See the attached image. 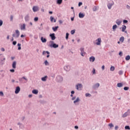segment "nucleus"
Masks as SVG:
<instances>
[{
    "instance_id": "09e8293b",
    "label": "nucleus",
    "mask_w": 130,
    "mask_h": 130,
    "mask_svg": "<svg viewBox=\"0 0 130 130\" xmlns=\"http://www.w3.org/2000/svg\"><path fill=\"white\" fill-rule=\"evenodd\" d=\"M3 20H0V27L3 26Z\"/></svg>"
},
{
    "instance_id": "e433bc0d",
    "label": "nucleus",
    "mask_w": 130,
    "mask_h": 130,
    "mask_svg": "<svg viewBox=\"0 0 130 130\" xmlns=\"http://www.w3.org/2000/svg\"><path fill=\"white\" fill-rule=\"evenodd\" d=\"M115 70V68L113 66H111L110 68V71L111 72H113Z\"/></svg>"
},
{
    "instance_id": "0e129e2a",
    "label": "nucleus",
    "mask_w": 130,
    "mask_h": 130,
    "mask_svg": "<svg viewBox=\"0 0 130 130\" xmlns=\"http://www.w3.org/2000/svg\"><path fill=\"white\" fill-rule=\"evenodd\" d=\"M126 8L128 9V10H129V9H130V6H128V5H127V6H126Z\"/></svg>"
},
{
    "instance_id": "bb28decb",
    "label": "nucleus",
    "mask_w": 130,
    "mask_h": 130,
    "mask_svg": "<svg viewBox=\"0 0 130 130\" xmlns=\"http://www.w3.org/2000/svg\"><path fill=\"white\" fill-rule=\"evenodd\" d=\"M47 76H44V77H42L41 78L42 81H43V82H46V80H47Z\"/></svg>"
},
{
    "instance_id": "49530a36",
    "label": "nucleus",
    "mask_w": 130,
    "mask_h": 130,
    "mask_svg": "<svg viewBox=\"0 0 130 130\" xmlns=\"http://www.w3.org/2000/svg\"><path fill=\"white\" fill-rule=\"evenodd\" d=\"M125 129H130L129 126L126 125L125 126Z\"/></svg>"
},
{
    "instance_id": "f03ea898",
    "label": "nucleus",
    "mask_w": 130,
    "mask_h": 130,
    "mask_svg": "<svg viewBox=\"0 0 130 130\" xmlns=\"http://www.w3.org/2000/svg\"><path fill=\"white\" fill-rule=\"evenodd\" d=\"M75 88L77 91H82L83 89V84L81 83H78L76 85Z\"/></svg>"
},
{
    "instance_id": "9d476101",
    "label": "nucleus",
    "mask_w": 130,
    "mask_h": 130,
    "mask_svg": "<svg viewBox=\"0 0 130 130\" xmlns=\"http://www.w3.org/2000/svg\"><path fill=\"white\" fill-rule=\"evenodd\" d=\"M80 51H81L80 54L81 56H85V55H86V52L84 51V48H81Z\"/></svg>"
},
{
    "instance_id": "6ab92c4d",
    "label": "nucleus",
    "mask_w": 130,
    "mask_h": 130,
    "mask_svg": "<svg viewBox=\"0 0 130 130\" xmlns=\"http://www.w3.org/2000/svg\"><path fill=\"white\" fill-rule=\"evenodd\" d=\"M0 60H1V61L6 60V58H5V56L3 55V54H0Z\"/></svg>"
},
{
    "instance_id": "774afa93",
    "label": "nucleus",
    "mask_w": 130,
    "mask_h": 130,
    "mask_svg": "<svg viewBox=\"0 0 130 130\" xmlns=\"http://www.w3.org/2000/svg\"><path fill=\"white\" fill-rule=\"evenodd\" d=\"M71 94H75V91H74V90H72V91H71Z\"/></svg>"
},
{
    "instance_id": "c756f323",
    "label": "nucleus",
    "mask_w": 130,
    "mask_h": 130,
    "mask_svg": "<svg viewBox=\"0 0 130 130\" xmlns=\"http://www.w3.org/2000/svg\"><path fill=\"white\" fill-rule=\"evenodd\" d=\"M117 86L118 88H121V87L123 86V84L121 83H117Z\"/></svg>"
},
{
    "instance_id": "a878e982",
    "label": "nucleus",
    "mask_w": 130,
    "mask_h": 130,
    "mask_svg": "<svg viewBox=\"0 0 130 130\" xmlns=\"http://www.w3.org/2000/svg\"><path fill=\"white\" fill-rule=\"evenodd\" d=\"M32 93L33 94H35L36 95H37V94H38V90H37V89H34L32 91Z\"/></svg>"
},
{
    "instance_id": "a19ab883",
    "label": "nucleus",
    "mask_w": 130,
    "mask_h": 130,
    "mask_svg": "<svg viewBox=\"0 0 130 130\" xmlns=\"http://www.w3.org/2000/svg\"><path fill=\"white\" fill-rule=\"evenodd\" d=\"M69 35H70V34L69 33H66V38L67 39V40H68L69 39Z\"/></svg>"
},
{
    "instance_id": "412c9836",
    "label": "nucleus",
    "mask_w": 130,
    "mask_h": 130,
    "mask_svg": "<svg viewBox=\"0 0 130 130\" xmlns=\"http://www.w3.org/2000/svg\"><path fill=\"white\" fill-rule=\"evenodd\" d=\"M89 61H91V62H94V61H95V57L94 56L90 57Z\"/></svg>"
},
{
    "instance_id": "f257e3e1",
    "label": "nucleus",
    "mask_w": 130,
    "mask_h": 130,
    "mask_svg": "<svg viewBox=\"0 0 130 130\" xmlns=\"http://www.w3.org/2000/svg\"><path fill=\"white\" fill-rule=\"evenodd\" d=\"M114 5V2L113 1H110L108 2L107 7L109 10H111L112 6Z\"/></svg>"
},
{
    "instance_id": "39448f33",
    "label": "nucleus",
    "mask_w": 130,
    "mask_h": 130,
    "mask_svg": "<svg viewBox=\"0 0 130 130\" xmlns=\"http://www.w3.org/2000/svg\"><path fill=\"white\" fill-rule=\"evenodd\" d=\"M19 81L20 83H27V82H28V79L25 77H22V78H19Z\"/></svg>"
},
{
    "instance_id": "338daca9",
    "label": "nucleus",
    "mask_w": 130,
    "mask_h": 130,
    "mask_svg": "<svg viewBox=\"0 0 130 130\" xmlns=\"http://www.w3.org/2000/svg\"><path fill=\"white\" fill-rule=\"evenodd\" d=\"M59 24H62V20H59Z\"/></svg>"
},
{
    "instance_id": "4be33fe9",
    "label": "nucleus",
    "mask_w": 130,
    "mask_h": 130,
    "mask_svg": "<svg viewBox=\"0 0 130 130\" xmlns=\"http://www.w3.org/2000/svg\"><path fill=\"white\" fill-rule=\"evenodd\" d=\"M79 17L80 18V19H83V18L85 17V14H84V13H79Z\"/></svg>"
},
{
    "instance_id": "cd10ccee",
    "label": "nucleus",
    "mask_w": 130,
    "mask_h": 130,
    "mask_svg": "<svg viewBox=\"0 0 130 130\" xmlns=\"http://www.w3.org/2000/svg\"><path fill=\"white\" fill-rule=\"evenodd\" d=\"M18 125H19V128H24V125H23L20 122L17 123Z\"/></svg>"
},
{
    "instance_id": "6e6d98bb",
    "label": "nucleus",
    "mask_w": 130,
    "mask_h": 130,
    "mask_svg": "<svg viewBox=\"0 0 130 130\" xmlns=\"http://www.w3.org/2000/svg\"><path fill=\"white\" fill-rule=\"evenodd\" d=\"M0 96H4V92L3 91H0Z\"/></svg>"
},
{
    "instance_id": "69168bd1",
    "label": "nucleus",
    "mask_w": 130,
    "mask_h": 130,
    "mask_svg": "<svg viewBox=\"0 0 130 130\" xmlns=\"http://www.w3.org/2000/svg\"><path fill=\"white\" fill-rule=\"evenodd\" d=\"M5 49H4V48H1V51H2L4 52V51H5Z\"/></svg>"
},
{
    "instance_id": "4d7b16f0",
    "label": "nucleus",
    "mask_w": 130,
    "mask_h": 130,
    "mask_svg": "<svg viewBox=\"0 0 130 130\" xmlns=\"http://www.w3.org/2000/svg\"><path fill=\"white\" fill-rule=\"evenodd\" d=\"M119 55H120V56H122V52L121 51L119 52Z\"/></svg>"
},
{
    "instance_id": "e2e57ef3",
    "label": "nucleus",
    "mask_w": 130,
    "mask_h": 130,
    "mask_svg": "<svg viewBox=\"0 0 130 130\" xmlns=\"http://www.w3.org/2000/svg\"><path fill=\"white\" fill-rule=\"evenodd\" d=\"M74 127H75V129H78L79 128V126H78L77 125L75 126Z\"/></svg>"
},
{
    "instance_id": "20e7f679",
    "label": "nucleus",
    "mask_w": 130,
    "mask_h": 130,
    "mask_svg": "<svg viewBox=\"0 0 130 130\" xmlns=\"http://www.w3.org/2000/svg\"><path fill=\"white\" fill-rule=\"evenodd\" d=\"M50 43H51V44L49 45L51 48H57V47H58V45L54 43L53 41H50Z\"/></svg>"
},
{
    "instance_id": "2eb2a0df",
    "label": "nucleus",
    "mask_w": 130,
    "mask_h": 130,
    "mask_svg": "<svg viewBox=\"0 0 130 130\" xmlns=\"http://www.w3.org/2000/svg\"><path fill=\"white\" fill-rule=\"evenodd\" d=\"M20 29L22 30L25 31L26 30V24L23 23L20 25Z\"/></svg>"
},
{
    "instance_id": "0eeeda50",
    "label": "nucleus",
    "mask_w": 130,
    "mask_h": 130,
    "mask_svg": "<svg viewBox=\"0 0 130 130\" xmlns=\"http://www.w3.org/2000/svg\"><path fill=\"white\" fill-rule=\"evenodd\" d=\"M99 87H100V84L99 83H96L93 84L92 86V89L94 90H97Z\"/></svg>"
},
{
    "instance_id": "2f4dec72",
    "label": "nucleus",
    "mask_w": 130,
    "mask_h": 130,
    "mask_svg": "<svg viewBox=\"0 0 130 130\" xmlns=\"http://www.w3.org/2000/svg\"><path fill=\"white\" fill-rule=\"evenodd\" d=\"M62 3V0H57L56 4L57 5H61Z\"/></svg>"
},
{
    "instance_id": "c03bdc74",
    "label": "nucleus",
    "mask_w": 130,
    "mask_h": 130,
    "mask_svg": "<svg viewBox=\"0 0 130 130\" xmlns=\"http://www.w3.org/2000/svg\"><path fill=\"white\" fill-rule=\"evenodd\" d=\"M128 22V21H127V20H125V19L123 20V24H126V23H127Z\"/></svg>"
},
{
    "instance_id": "f8f14e48",
    "label": "nucleus",
    "mask_w": 130,
    "mask_h": 130,
    "mask_svg": "<svg viewBox=\"0 0 130 130\" xmlns=\"http://www.w3.org/2000/svg\"><path fill=\"white\" fill-rule=\"evenodd\" d=\"M32 11L34 13H36V12H38L39 11V7L36 6L32 7Z\"/></svg>"
},
{
    "instance_id": "603ef678",
    "label": "nucleus",
    "mask_w": 130,
    "mask_h": 130,
    "mask_svg": "<svg viewBox=\"0 0 130 130\" xmlns=\"http://www.w3.org/2000/svg\"><path fill=\"white\" fill-rule=\"evenodd\" d=\"M12 44L13 45H16V44H17V41H13V43H12Z\"/></svg>"
},
{
    "instance_id": "a18cd8bd",
    "label": "nucleus",
    "mask_w": 130,
    "mask_h": 130,
    "mask_svg": "<svg viewBox=\"0 0 130 130\" xmlns=\"http://www.w3.org/2000/svg\"><path fill=\"white\" fill-rule=\"evenodd\" d=\"M50 19L51 22H53V20H54V18H53V17L51 16Z\"/></svg>"
},
{
    "instance_id": "f3484780",
    "label": "nucleus",
    "mask_w": 130,
    "mask_h": 130,
    "mask_svg": "<svg viewBox=\"0 0 130 130\" xmlns=\"http://www.w3.org/2000/svg\"><path fill=\"white\" fill-rule=\"evenodd\" d=\"M121 23H122V20L121 19H117L116 20V24H117V25H118V26H120V24H121Z\"/></svg>"
},
{
    "instance_id": "6e6552de",
    "label": "nucleus",
    "mask_w": 130,
    "mask_h": 130,
    "mask_svg": "<svg viewBox=\"0 0 130 130\" xmlns=\"http://www.w3.org/2000/svg\"><path fill=\"white\" fill-rule=\"evenodd\" d=\"M80 101H81L80 98L77 97L76 99L74 101L73 103L75 104V105H79V102H80Z\"/></svg>"
},
{
    "instance_id": "7ed1b4c3",
    "label": "nucleus",
    "mask_w": 130,
    "mask_h": 130,
    "mask_svg": "<svg viewBox=\"0 0 130 130\" xmlns=\"http://www.w3.org/2000/svg\"><path fill=\"white\" fill-rule=\"evenodd\" d=\"M56 81L57 83H61L63 81V78L60 75H57L56 77Z\"/></svg>"
},
{
    "instance_id": "4c0bfd02",
    "label": "nucleus",
    "mask_w": 130,
    "mask_h": 130,
    "mask_svg": "<svg viewBox=\"0 0 130 130\" xmlns=\"http://www.w3.org/2000/svg\"><path fill=\"white\" fill-rule=\"evenodd\" d=\"M129 59H130V56L128 55L125 57V60H129Z\"/></svg>"
},
{
    "instance_id": "423d86ee",
    "label": "nucleus",
    "mask_w": 130,
    "mask_h": 130,
    "mask_svg": "<svg viewBox=\"0 0 130 130\" xmlns=\"http://www.w3.org/2000/svg\"><path fill=\"white\" fill-rule=\"evenodd\" d=\"M16 34H13L12 35L13 37H15V38H19V37L20 36V31L19 30L17 29L15 30Z\"/></svg>"
},
{
    "instance_id": "052dcab7",
    "label": "nucleus",
    "mask_w": 130,
    "mask_h": 130,
    "mask_svg": "<svg viewBox=\"0 0 130 130\" xmlns=\"http://www.w3.org/2000/svg\"><path fill=\"white\" fill-rule=\"evenodd\" d=\"M51 77H52V78H55V74H51Z\"/></svg>"
},
{
    "instance_id": "bf43d9fd",
    "label": "nucleus",
    "mask_w": 130,
    "mask_h": 130,
    "mask_svg": "<svg viewBox=\"0 0 130 130\" xmlns=\"http://www.w3.org/2000/svg\"><path fill=\"white\" fill-rule=\"evenodd\" d=\"M105 69V66L104 65H103L102 67V69L103 70V71H104Z\"/></svg>"
},
{
    "instance_id": "ddd939ff",
    "label": "nucleus",
    "mask_w": 130,
    "mask_h": 130,
    "mask_svg": "<svg viewBox=\"0 0 130 130\" xmlns=\"http://www.w3.org/2000/svg\"><path fill=\"white\" fill-rule=\"evenodd\" d=\"M64 70L66 72H70L71 71V66L69 65H66L64 67Z\"/></svg>"
},
{
    "instance_id": "5701e85b",
    "label": "nucleus",
    "mask_w": 130,
    "mask_h": 130,
    "mask_svg": "<svg viewBox=\"0 0 130 130\" xmlns=\"http://www.w3.org/2000/svg\"><path fill=\"white\" fill-rule=\"evenodd\" d=\"M41 40L43 43H46V41H47V40H46V39L43 38V37H42L41 38Z\"/></svg>"
},
{
    "instance_id": "de8ad7c7",
    "label": "nucleus",
    "mask_w": 130,
    "mask_h": 130,
    "mask_svg": "<svg viewBox=\"0 0 130 130\" xmlns=\"http://www.w3.org/2000/svg\"><path fill=\"white\" fill-rule=\"evenodd\" d=\"M119 75H122L123 74V71H119L118 72Z\"/></svg>"
},
{
    "instance_id": "4468645a",
    "label": "nucleus",
    "mask_w": 130,
    "mask_h": 130,
    "mask_svg": "<svg viewBox=\"0 0 130 130\" xmlns=\"http://www.w3.org/2000/svg\"><path fill=\"white\" fill-rule=\"evenodd\" d=\"M50 37L51 38V40H55L56 37H55V34L54 33L50 34L49 35Z\"/></svg>"
},
{
    "instance_id": "1a4fd4ad",
    "label": "nucleus",
    "mask_w": 130,
    "mask_h": 130,
    "mask_svg": "<svg viewBox=\"0 0 130 130\" xmlns=\"http://www.w3.org/2000/svg\"><path fill=\"white\" fill-rule=\"evenodd\" d=\"M101 42H102V41L101 40V38H98L95 40V44L96 45H101Z\"/></svg>"
},
{
    "instance_id": "f704fd0d",
    "label": "nucleus",
    "mask_w": 130,
    "mask_h": 130,
    "mask_svg": "<svg viewBox=\"0 0 130 130\" xmlns=\"http://www.w3.org/2000/svg\"><path fill=\"white\" fill-rule=\"evenodd\" d=\"M117 28V25L116 24L114 25L112 27L113 30L115 31Z\"/></svg>"
},
{
    "instance_id": "393cba45",
    "label": "nucleus",
    "mask_w": 130,
    "mask_h": 130,
    "mask_svg": "<svg viewBox=\"0 0 130 130\" xmlns=\"http://www.w3.org/2000/svg\"><path fill=\"white\" fill-rule=\"evenodd\" d=\"M16 66H17V62L16 61H14L12 63L13 69H16Z\"/></svg>"
},
{
    "instance_id": "c85d7f7f",
    "label": "nucleus",
    "mask_w": 130,
    "mask_h": 130,
    "mask_svg": "<svg viewBox=\"0 0 130 130\" xmlns=\"http://www.w3.org/2000/svg\"><path fill=\"white\" fill-rule=\"evenodd\" d=\"M126 29V26L123 25L122 26V32H124Z\"/></svg>"
},
{
    "instance_id": "7c9ffc66",
    "label": "nucleus",
    "mask_w": 130,
    "mask_h": 130,
    "mask_svg": "<svg viewBox=\"0 0 130 130\" xmlns=\"http://www.w3.org/2000/svg\"><path fill=\"white\" fill-rule=\"evenodd\" d=\"M57 29H58V26H55V27H52V30L54 31V32L57 31Z\"/></svg>"
},
{
    "instance_id": "79ce46f5",
    "label": "nucleus",
    "mask_w": 130,
    "mask_h": 130,
    "mask_svg": "<svg viewBox=\"0 0 130 130\" xmlns=\"http://www.w3.org/2000/svg\"><path fill=\"white\" fill-rule=\"evenodd\" d=\"M129 89V87H124L123 89L125 90V91H127V90H128Z\"/></svg>"
},
{
    "instance_id": "473e14b6",
    "label": "nucleus",
    "mask_w": 130,
    "mask_h": 130,
    "mask_svg": "<svg viewBox=\"0 0 130 130\" xmlns=\"http://www.w3.org/2000/svg\"><path fill=\"white\" fill-rule=\"evenodd\" d=\"M119 41L120 42H123V41H124V37H121L119 39Z\"/></svg>"
},
{
    "instance_id": "37998d69",
    "label": "nucleus",
    "mask_w": 130,
    "mask_h": 130,
    "mask_svg": "<svg viewBox=\"0 0 130 130\" xmlns=\"http://www.w3.org/2000/svg\"><path fill=\"white\" fill-rule=\"evenodd\" d=\"M92 74L93 75H95V74H96V70L94 68L92 70Z\"/></svg>"
},
{
    "instance_id": "680f3d73",
    "label": "nucleus",
    "mask_w": 130,
    "mask_h": 130,
    "mask_svg": "<svg viewBox=\"0 0 130 130\" xmlns=\"http://www.w3.org/2000/svg\"><path fill=\"white\" fill-rule=\"evenodd\" d=\"M75 99H76V96L72 97V101L75 100Z\"/></svg>"
},
{
    "instance_id": "a211bd4d",
    "label": "nucleus",
    "mask_w": 130,
    "mask_h": 130,
    "mask_svg": "<svg viewBox=\"0 0 130 130\" xmlns=\"http://www.w3.org/2000/svg\"><path fill=\"white\" fill-rule=\"evenodd\" d=\"M46 53H47V54H48L47 55V58L49 57V56H50L49 54H50V53L48 51H44L43 52V55H45V54H46Z\"/></svg>"
},
{
    "instance_id": "72a5a7b5",
    "label": "nucleus",
    "mask_w": 130,
    "mask_h": 130,
    "mask_svg": "<svg viewBox=\"0 0 130 130\" xmlns=\"http://www.w3.org/2000/svg\"><path fill=\"white\" fill-rule=\"evenodd\" d=\"M108 126H109L110 128H112L114 126V125L112 123H110L108 124Z\"/></svg>"
},
{
    "instance_id": "13d9d810",
    "label": "nucleus",
    "mask_w": 130,
    "mask_h": 130,
    "mask_svg": "<svg viewBox=\"0 0 130 130\" xmlns=\"http://www.w3.org/2000/svg\"><path fill=\"white\" fill-rule=\"evenodd\" d=\"M115 130H118V125H116L115 126Z\"/></svg>"
},
{
    "instance_id": "aec40b11",
    "label": "nucleus",
    "mask_w": 130,
    "mask_h": 130,
    "mask_svg": "<svg viewBox=\"0 0 130 130\" xmlns=\"http://www.w3.org/2000/svg\"><path fill=\"white\" fill-rule=\"evenodd\" d=\"M25 22H28L30 20V17L28 15H27L24 17Z\"/></svg>"
},
{
    "instance_id": "c9c22d12",
    "label": "nucleus",
    "mask_w": 130,
    "mask_h": 130,
    "mask_svg": "<svg viewBox=\"0 0 130 130\" xmlns=\"http://www.w3.org/2000/svg\"><path fill=\"white\" fill-rule=\"evenodd\" d=\"M44 64L45 66H49V63L48 62V61H47V60H46L44 61Z\"/></svg>"
},
{
    "instance_id": "5fc2aeb1",
    "label": "nucleus",
    "mask_w": 130,
    "mask_h": 130,
    "mask_svg": "<svg viewBox=\"0 0 130 130\" xmlns=\"http://www.w3.org/2000/svg\"><path fill=\"white\" fill-rule=\"evenodd\" d=\"M83 5V3L82 2H79L78 4V7H81Z\"/></svg>"
},
{
    "instance_id": "9b49d317",
    "label": "nucleus",
    "mask_w": 130,
    "mask_h": 130,
    "mask_svg": "<svg viewBox=\"0 0 130 130\" xmlns=\"http://www.w3.org/2000/svg\"><path fill=\"white\" fill-rule=\"evenodd\" d=\"M130 114V110H128L126 112H125L122 115L123 118L126 117L128 115Z\"/></svg>"
},
{
    "instance_id": "864d4df0",
    "label": "nucleus",
    "mask_w": 130,
    "mask_h": 130,
    "mask_svg": "<svg viewBox=\"0 0 130 130\" xmlns=\"http://www.w3.org/2000/svg\"><path fill=\"white\" fill-rule=\"evenodd\" d=\"M10 71L11 73H15V69H11Z\"/></svg>"
},
{
    "instance_id": "b1692460",
    "label": "nucleus",
    "mask_w": 130,
    "mask_h": 130,
    "mask_svg": "<svg viewBox=\"0 0 130 130\" xmlns=\"http://www.w3.org/2000/svg\"><path fill=\"white\" fill-rule=\"evenodd\" d=\"M99 9V7H98V6H94L92 8V10L93 12H96V11H98Z\"/></svg>"
},
{
    "instance_id": "3c124183",
    "label": "nucleus",
    "mask_w": 130,
    "mask_h": 130,
    "mask_svg": "<svg viewBox=\"0 0 130 130\" xmlns=\"http://www.w3.org/2000/svg\"><path fill=\"white\" fill-rule=\"evenodd\" d=\"M34 21L35 22H37V21H38V17H35L34 18Z\"/></svg>"
},
{
    "instance_id": "dca6fc26",
    "label": "nucleus",
    "mask_w": 130,
    "mask_h": 130,
    "mask_svg": "<svg viewBox=\"0 0 130 130\" xmlns=\"http://www.w3.org/2000/svg\"><path fill=\"white\" fill-rule=\"evenodd\" d=\"M20 90L21 88H20V86H17L15 91V94H19Z\"/></svg>"
},
{
    "instance_id": "58836bf2",
    "label": "nucleus",
    "mask_w": 130,
    "mask_h": 130,
    "mask_svg": "<svg viewBox=\"0 0 130 130\" xmlns=\"http://www.w3.org/2000/svg\"><path fill=\"white\" fill-rule=\"evenodd\" d=\"M92 96V95H91V94L89 93H86L85 94V96L86 97H91Z\"/></svg>"
},
{
    "instance_id": "8fccbe9b",
    "label": "nucleus",
    "mask_w": 130,
    "mask_h": 130,
    "mask_svg": "<svg viewBox=\"0 0 130 130\" xmlns=\"http://www.w3.org/2000/svg\"><path fill=\"white\" fill-rule=\"evenodd\" d=\"M13 19H14V16H13V15H11L10 21H13Z\"/></svg>"
},
{
    "instance_id": "ea45409f",
    "label": "nucleus",
    "mask_w": 130,
    "mask_h": 130,
    "mask_svg": "<svg viewBox=\"0 0 130 130\" xmlns=\"http://www.w3.org/2000/svg\"><path fill=\"white\" fill-rule=\"evenodd\" d=\"M75 32H76V30L75 29H73L71 31V33L72 35H74V34H75Z\"/></svg>"
}]
</instances>
